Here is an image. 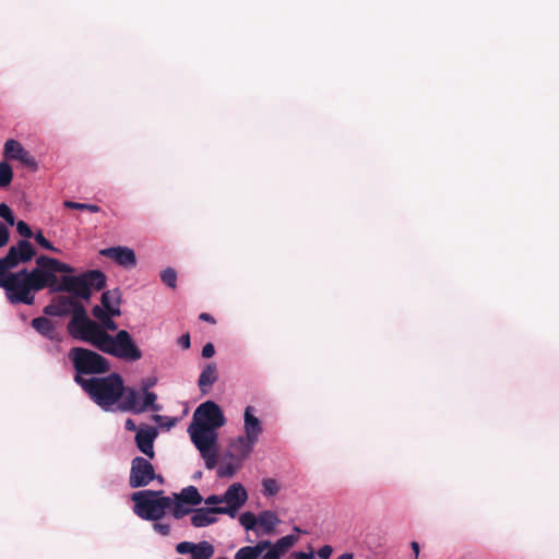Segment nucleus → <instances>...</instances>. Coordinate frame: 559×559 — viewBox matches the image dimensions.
<instances>
[{
    "label": "nucleus",
    "instance_id": "1",
    "mask_svg": "<svg viewBox=\"0 0 559 559\" xmlns=\"http://www.w3.org/2000/svg\"><path fill=\"white\" fill-rule=\"evenodd\" d=\"M74 269L55 258L39 255L36 259V267L32 271L26 269L16 273L0 271V287L5 290L7 298L11 304L33 305V292L49 288L56 284V274L73 273Z\"/></svg>",
    "mask_w": 559,
    "mask_h": 559
},
{
    "label": "nucleus",
    "instance_id": "2",
    "mask_svg": "<svg viewBox=\"0 0 559 559\" xmlns=\"http://www.w3.org/2000/svg\"><path fill=\"white\" fill-rule=\"evenodd\" d=\"M221 407L213 401H206L194 411L188 432L192 443L199 450L207 469L217 464V429L225 425Z\"/></svg>",
    "mask_w": 559,
    "mask_h": 559
},
{
    "label": "nucleus",
    "instance_id": "3",
    "mask_svg": "<svg viewBox=\"0 0 559 559\" xmlns=\"http://www.w3.org/2000/svg\"><path fill=\"white\" fill-rule=\"evenodd\" d=\"M83 391L102 409L108 412L117 404L124 393L123 379L119 373L112 372L106 377H92L76 379Z\"/></svg>",
    "mask_w": 559,
    "mask_h": 559
},
{
    "label": "nucleus",
    "instance_id": "4",
    "mask_svg": "<svg viewBox=\"0 0 559 559\" xmlns=\"http://www.w3.org/2000/svg\"><path fill=\"white\" fill-rule=\"evenodd\" d=\"M60 281L56 276V284L49 286L51 292H67L73 298H82L88 300L92 296V289L102 290L106 286L107 277L99 270H91L79 276L72 273H63Z\"/></svg>",
    "mask_w": 559,
    "mask_h": 559
},
{
    "label": "nucleus",
    "instance_id": "5",
    "mask_svg": "<svg viewBox=\"0 0 559 559\" xmlns=\"http://www.w3.org/2000/svg\"><path fill=\"white\" fill-rule=\"evenodd\" d=\"M297 538L294 535L281 537L275 543L270 540H260L252 546L239 548L234 559H280L289 548L294 546ZM216 559H228L218 557Z\"/></svg>",
    "mask_w": 559,
    "mask_h": 559
},
{
    "label": "nucleus",
    "instance_id": "6",
    "mask_svg": "<svg viewBox=\"0 0 559 559\" xmlns=\"http://www.w3.org/2000/svg\"><path fill=\"white\" fill-rule=\"evenodd\" d=\"M163 491L158 490H141L132 493V501L134 502V513L147 521L160 520L168 508L171 506V499L169 497H159Z\"/></svg>",
    "mask_w": 559,
    "mask_h": 559
},
{
    "label": "nucleus",
    "instance_id": "7",
    "mask_svg": "<svg viewBox=\"0 0 559 559\" xmlns=\"http://www.w3.org/2000/svg\"><path fill=\"white\" fill-rule=\"evenodd\" d=\"M68 358L75 370V382L76 379L83 378V376L103 374L110 370L108 359L85 347H72L68 353Z\"/></svg>",
    "mask_w": 559,
    "mask_h": 559
},
{
    "label": "nucleus",
    "instance_id": "8",
    "mask_svg": "<svg viewBox=\"0 0 559 559\" xmlns=\"http://www.w3.org/2000/svg\"><path fill=\"white\" fill-rule=\"evenodd\" d=\"M97 349L127 361H136L142 358L141 349L126 330H120L115 336L104 331Z\"/></svg>",
    "mask_w": 559,
    "mask_h": 559
},
{
    "label": "nucleus",
    "instance_id": "9",
    "mask_svg": "<svg viewBox=\"0 0 559 559\" xmlns=\"http://www.w3.org/2000/svg\"><path fill=\"white\" fill-rule=\"evenodd\" d=\"M67 330L74 340L88 343L95 348H98L104 333L103 328L87 317L84 307H79L78 313H74L69 321Z\"/></svg>",
    "mask_w": 559,
    "mask_h": 559
},
{
    "label": "nucleus",
    "instance_id": "10",
    "mask_svg": "<svg viewBox=\"0 0 559 559\" xmlns=\"http://www.w3.org/2000/svg\"><path fill=\"white\" fill-rule=\"evenodd\" d=\"M121 400L119 409L123 412L141 414L147 409L158 412L162 408L156 404L157 395L154 392L147 391V386H143L142 392L134 388H124V393Z\"/></svg>",
    "mask_w": 559,
    "mask_h": 559
},
{
    "label": "nucleus",
    "instance_id": "11",
    "mask_svg": "<svg viewBox=\"0 0 559 559\" xmlns=\"http://www.w3.org/2000/svg\"><path fill=\"white\" fill-rule=\"evenodd\" d=\"M35 254V248L28 240H19L15 246L9 248L5 257L0 259V271H9L20 263L29 262Z\"/></svg>",
    "mask_w": 559,
    "mask_h": 559
},
{
    "label": "nucleus",
    "instance_id": "12",
    "mask_svg": "<svg viewBox=\"0 0 559 559\" xmlns=\"http://www.w3.org/2000/svg\"><path fill=\"white\" fill-rule=\"evenodd\" d=\"M156 478L153 464L142 456H135L131 461L129 486L131 488H140L147 486Z\"/></svg>",
    "mask_w": 559,
    "mask_h": 559
},
{
    "label": "nucleus",
    "instance_id": "13",
    "mask_svg": "<svg viewBox=\"0 0 559 559\" xmlns=\"http://www.w3.org/2000/svg\"><path fill=\"white\" fill-rule=\"evenodd\" d=\"M226 507H219L222 513L235 518L237 511L246 503L248 493L240 483L231 484L223 495Z\"/></svg>",
    "mask_w": 559,
    "mask_h": 559
},
{
    "label": "nucleus",
    "instance_id": "14",
    "mask_svg": "<svg viewBox=\"0 0 559 559\" xmlns=\"http://www.w3.org/2000/svg\"><path fill=\"white\" fill-rule=\"evenodd\" d=\"M3 155L7 159L19 160L33 170H37L38 168V164L34 156H32L31 153L16 140L10 139L4 143Z\"/></svg>",
    "mask_w": 559,
    "mask_h": 559
},
{
    "label": "nucleus",
    "instance_id": "15",
    "mask_svg": "<svg viewBox=\"0 0 559 559\" xmlns=\"http://www.w3.org/2000/svg\"><path fill=\"white\" fill-rule=\"evenodd\" d=\"M100 255L115 261L124 269H133L136 265V257L132 249L128 247L117 246L105 248L99 251Z\"/></svg>",
    "mask_w": 559,
    "mask_h": 559
},
{
    "label": "nucleus",
    "instance_id": "16",
    "mask_svg": "<svg viewBox=\"0 0 559 559\" xmlns=\"http://www.w3.org/2000/svg\"><path fill=\"white\" fill-rule=\"evenodd\" d=\"M257 442L251 439H247V436H238L230 441L228 445L227 455L239 462L243 461L250 455L253 447Z\"/></svg>",
    "mask_w": 559,
    "mask_h": 559
},
{
    "label": "nucleus",
    "instance_id": "17",
    "mask_svg": "<svg viewBox=\"0 0 559 559\" xmlns=\"http://www.w3.org/2000/svg\"><path fill=\"white\" fill-rule=\"evenodd\" d=\"M157 431L153 427L141 428L135 435L138 449L150 459H154V440Z\"/></svg>",
    "mask_w": 559,
    "mask_h": 559
},
{
    "label": "nucleus",
    "instance_id": "18",
    "mask_svg": "<svg viewBox=\"0 0 559 559\" xmlns=\"http://www.w3.org/2000/svg\"><path fill=\"white\" fill-rule=\"evenodd\" d=\"M216 514H223L219 507L199 508L191 516V524L194 527L209 526L217 521Z\"/></svg>",
    "mask_w": 559,
    "mask_h": 559
},
{
    "label": "nucleus",
    "instance_id": "19",
    "mask_svg": "<svg viewBox=\"0 0 559 559\" xmlns=\"http://www.w3.org/2000/svg\"><path fill=\"white\" fill-rule=\"evenodd\" d=\"M280 523L281 520L275 512L271 510L260 512L258 514L257 536L272 535Z\"/></svg>",
    "mask_w": 559,
    "mask_h": 559
},
{
    "label": "nucleus",
    "instance_id": "20",
    "mask_svg": "<svg viewBox=\"0 0 559 559\" xmlns=\"http://www.w3.org/2000/svg\"><path fill=\"white\" fill-rule=\"evenodd\" d=\"M253 409L254 408L252 406L246 407L243 415V429L247 439H251L254 442H258L259 436L262 433V425L260 419L253 415Z\"/></svg>",
    "mask_w": 559,
    "mask_h": 559
},
{
    "label": "nucleus",
    "instance_id": "21",
    "mask_svg": "<svg viewBox=\"0 0 559 559\" xmlns=\"http://www.w3.org/2000/svg\"><path fill=\"white\" fill-rule=\"evenodd\" d=\"M32 328L44 337L50 341H60L57 325L53 321L46 317H37L31 322Z\"/></svg>",
    "mask_w": 559,
    "mask_h": 559
},
{
    "label": "nucleus",
    "instance_id": "22",
    "mask_svg": "<svg viewBox=\"0 0 559 559\" xmlns=\"http://www.w3.org/2000/svg\"><path fill=\"white\" fill-rule=\"evenodd\" d=\"M121 293L118 288L106 290L102 294V308L114 314L120 316Z\"/></svg>",
    "mask_w": 559,
    "mask_h": 559
},
{
    "label": "nucleus",
    "instance_id": "23",
    "mask_svg": "<svg viewBox=\"0 0 559 559\" xmlns=\"http://www.w3.org/2000/svg\"><path fill=\"white\" fill-rule=\"evenodd\" d=\"M218 371L214 362L207 364L199 376L198 385L203 394L209 393L211 386L217 381Z\"/></svg>",
    "mask_w": 559,
    "mask_h": 559
},
{
    "label": "nucleus",
    "instance_id": "24",
    "mask_svg": "<svg viewBox=\"0 0 559 559\" xmlns=\"http://www.w3.org/2000/svg\"><path fill=\"white\" fill-rule=\"evenodd\" d=\"M92 314L99 321L97 323L104 331H116L118 329L117 323L112 320V317L115 316L105 311L100 306H94Z\"/></svg>",
    "mask_w": 559,
    "mask_h": 559
},
{
    "label": "nucleus",
    "instance_id": "25",
    "mask_svg": "<svg viewBox=\"0 0 559 559\" xmlns=\"http://www.w3.org/2000/svg\"><path fill=\"white\" fill-rule=\"evenodd\" d=\"M175 499L190 506H198L203 501L202 496L194 486L185 487L179 493L175 495Z\"/></svg>",
    "mask_w": 559,
    "mask_h": 559
},
{
    "label": "nucleus",
    "instance_id": "26",
    "mask_svg": "<svg viewBox=\"0 0 559 559\" xmlns=\"http://www.w3.org/2000/svg\"><path fill=\"white\" fill-rule=\"evenodd\" d=\"M59 310H64L66 316L78 313L79 307H84L80 301L69 296H59L57 299Z\"/></svg>",
    "mask_w": 559,
    "mask_h": 559
},
{
    "label": "nucleus",
    "instance_id": "27",
    "mask_svg": "<svg viewBox=\"0 0 559 559\" xmlns=\"http://www.w3.org/2000/svg\"><path fill=\"white\" fill-rule=\"evenodd\" d=\"M239 523L246 531H258V515L252 512H243L239 515Z\"/></svg>",
    "mask_w": 559,
    "mask_h": 559
},
{
    "label": "nucleus",
    "instance_id": "28",
    "mask_svg": "<svg viewBox=\"0 0 559 559\" xmlns=\"http://www.w3.org/2000/svg\"><path fill=\"white\" fill-rule=\"evenodd\" d=\"M13 178L12 167L7 162H0V187H8Z\"/></svg>",
    "mask_w": 559,
    "mask_h": 559
},
{
    "label": "nucleus",
    "instance_id": "29",
    "mask_svg": "<svg viewBox=\"0 0 559 559\" xmlns=\"http://www.w3.org/2000/svg\"><path fill=\"white\" fill-rule=\"evenodd\" d=\"M262 492L264 496H275L280 492L281 486L274 478H264L262 480Z\"/></svg>",
    "mask_w": 559,
    "mask_h": 559
},
{
    "label": "nucleus",
    "instance_id": "30",
    "mask_svg": "<svg viewBox=\"0 0 559 559\" xmlns=\"http://www.w3.org/2000/svg\"><path fill=\"white\" fill-rule=\"evenodd\" d=\"M63 206L71 210H86L91 213H98L100 207L96 204L79 203L74 201H64Z\"/></svg>",
    "mask_w": 559,
    "mask_h": 559
},
{
    "label": "nucleus",
    "instance_id": "31",
    "mask_svg": "<svg viewBox=\"0 0 559 559\" xmlns=\"http://www.w3.org/2000/svg\"><path fill=\"white\" fill-rule=\"evenodd\" d=\"M162 282L170 288H176L177 286V273L175 269L167 267L160 273Z\"/></svg>",
    "mask_w": 559,
    "mask_h": 559
},
{
    "label": "nucleus",
    "instance_id": "32",
    "mask_svg": "<svg viewBox=\"0 0 559 559\" xmlns=\"http://www.w3.org/2000/svg\"><path fill=\"white\" fill-rule=\"evenodd\" d=\"M33 237L35 238L36 242L43 247L44 249L46 250H49V251H53V252H57L58 250L52 246V243L47 240L43 234L41 230H38L36 234L33 235Z\"/></svg>",
    "mask_w": 559,
    "mask_h": 559
},
{
    "label": "nucleus",
    "instance_id": "33",
    "mask_svg": "<svg viewBox=\"0 0 559 559\" xmlns=\"http://www.w3.org/2000/svg\"><path fill=\"white\" fill-rule=\"evenodd\" d=\"M0 217H2L9 225H14L15 218L11 209L5 204H0Z\"/></svg>",
    "mask_w": 559,
    "mask_h": 559
},
{
    "label": "nucleus",
    "instance_id": "34",
    "mask_svg": "<svg viewBox=\"0 0 559 559\" xmlns=\"http://www.w3.org/2000/svg\"><path fill=\"white\" fill-rule=\"evenodd\" d=\"M191 510L189 508L183 507V502H179L176 500L173 508V515L175 519H181L185 515L189 514Z\"/></svg>",
    "mask_w": 559,
    "mask_h": 559
},
{
    "label": "nucleus",
    "instance_id": "35",
    "mask_svg": "<svg viewBox=\"0 0 559 559\" xmlns=\"http://www.w3.org/2000/svg\"><path fill=\"white\" fill-rule=\"evenodd\" d=\"M16 230L19 235L24 237L26 240L32 238L34 235L31 227L24 221H19L16 223Z\"/></svg>",
    "mask_w": 559,
    "mask_h": 559
},
{
    "label": "nucleus",
    "instance_id": "36",
    "mask_svg": "<svg viewBox=\"0 0 559 559\" xmlns=\"http://www.w3.org/2000/svg\"><path fill=\"white\" fill-rule=\"evenodd\" d=\"M44 313L48 316H56V317H63L66 316L64 310H59V307L57 305V300H55L53 304L48 305L44 308Z\"/></svg>",
    "mask_w": 559,
    "mask_h": 559
},
{
    "label": "nucleus",
    "instance_id": "37",
    "mask_svg": "<svg viewBox=\"0 0 559 559\" xmlns=\"http://www.w3.org/2000/svg\"><path fill=\"white\" fill-rule=\"evenodd\" d=\"M237 467L231 464H225L218 467L217 475L219 477H231L236 473Z\"/></svg>",
    "mask_w": 559,
    "mask_h": 559
},
{
    "label": "nucleus",
    "instance_id": "38",
    "mask_svg": "<svg viewBox=\"0 0 559 559\" xmlns=\"http://www.w3.org/2000/svg\"><path fill=\"white\" fill-rule=\"evenodd\" d=\"M10 239V233L8 227L0 222V248L8 245Z\"/></svg>",
    "mask_w": 559,
    "mask_h": 559
},
{
    "label": "nucleus",
    "instance_id": "39",
    "mask_svg": "<svg viewBox=\"0 0 559 559\" xmlns=\"http://www.w3.org/2000/svg\"><path fill=\"white\" fill-rule=\"evenodd\" d=\"M154 530L163 536H167L170 533V525L166 523H154Z\"/></svg>",
    "mask_w": 559,
    "mask_h": 559
},
{
    "label": "nucleus",
    "instance_id": "40",
    "mask_svg": "<svg viewBox=\"0 0 559 559\" xmlns=\"http://www.w3.org/2000/svg\"><path fill=\"white\" fill-rule=\"evenodd\" d=\"M215 354V347L212 343H206L202 348V357L211 358Z\"/></svg>",
    "mask_w": 559,
    "mask_h": 559
},
{
    "label": "nucleus",
    "instance_id": "41",
    "mask_svg": "<svg viewBox=\"0 0 559 559\" xmlns=\"http://www.w3.org/2000/svg\"><path fill=\"white\" fill-rule=\"evenodd\" d=\"M333 552V549L331 546L329 545H324L322 546L319 550H318V556L321 558V559H329L331 557Z\"/></svg>",
    "mask_w": 559,
    "mask_h": 559
},
{
    "label": "nucleus",
    "instance_id": "42",
    "mask_svg": "<svg viewBox=\"0 0 559 559\" xmlns=\"http://www.w3.org/2000/svg\"><path fill=\"white\" fill-rule=\"evenodd\" d=\"M178 344H179L183 349H188V348H190V346H191V338H190V334H189V333H185V334H182V335L178 338Z\"/></svg>",
    "mask_w": 559,
    "mask_h": 559
},
{
    "label": "nucleus",
    "instance_id": "43",
    "mask_svg": "<svg viewBox=\"0 0 559 559\" xmlns=\"http://www.w3.org/2000/svg\"><path fill=\"white\" fill-rule=\"evenodd\" d=\"M223 502H224L223 495L222 496L211 495L210 497H207L205 499V503L206 504H211L213 507H217L216 504H219V503H223Z\"/></svg>",
    "mask_w": 559,
    "mask_h": 559
},
{
    "label": "nucleus",
    "instance_id": "44",
    "mask_svg": "<svg viewBox=\"0 0 559 559\" xmlns=\"http://www.w3.org/2000/svg\"><path fill=\"white\" fill-rule=\"evenodd\" d=\"M312 558H313V554L312 552L299 551V552H295L294 554V559H312Z\"/></svg>",
    "mask_w": 559,
    "mask_h": 559
},
{
    "label": "nucleus",
    "instance_id": "45",
    "mask_svg": "<svg viewBox=\"0 0 559 559\" xmlns=\"http://www.w3.org/2000/svg\"><path fill=\"white\" fill-rule=\"evenodd\" d=\"M199 319L202 321H205V322H210L212 324H214L216 322L215 319L210 313H206V312H202L199 316Z\"/></svg>",
    "mask_w": 559,
    "mask_h": 559
},
{
    "label": "nucleus",
    "instance_id": "46",
    "mask_svg": "<svg viewBox=\"0 0 559 559\" xmlns=\"http://www.w3.org/2000/svg\"><path fill=\"white\" fill-rule=\"evenodd\" d=\"M124 427L128 431H135L136 430V425L135 423L131 419V418H128L124 423Z\"/></svg>",
    "mask_w": 559,
    "mask_h": 559
},
{
    "label": "nucleus",
    "instance_id": "47",
    "mask_svg": "<svg viewBox=\"0 0 559 559\" xmlns=\"http://www.w3.org/2000/svg\"><path fill=\"white\" fill-rule=\"evenodd\" d=\"M411 546H412V549L415 552V559H417L418 555H419V545H418L417 542H412Z\"/></svg>",
    "mask_w": 559,
    "mask_h": 559
},
{
    "label": "nucleus",
    "instance_id": "48",
    "mask_svg": "<svg viewBox=\"0 0 559 559\" xmlns=\"http://www.w3.org/2000/svg\"><path fill=\"white\" fill-rule=\"evenodd\" d=\"M337 559H354V555L352 552H345L341 555Z\"/></svg>",
    "mask_w": 559,
    "mask_h": 559
},
{
    "label": "nucleus",
    "instance_id": "49",
    "mask_svg": "<svg viewBox=\"0 0 559 559\" xmlns=\"http://www.w3.org/2000/svg\"><path fill=\"white\" fill-rule=\"evenodd\" d=\"M155 479H157L160 484H163V483H164V478H163V476H160V475H157V474H156V478H155Z\"/></svg>",
    "mask_w": 559,
    "mask_h": 559
},
{
    "label": "nucleus",
    "instance_id": "50",
    "mask_svg": "<svg viewBox=\"0 0 559 559\" xmlns=\"http://www.w3.org/2000/svg\"><path fill=\"white\" fill-rule=\"evenodd\" d=\"M154 383H155V380H153V381H148V383H147L145 386H147V388H148L150 385H153Z\"/></svg>",
    "mask_w": 559,
    "mask_h": 559
},
{
    "label": "nucleus",
    "instance_id": "51",
    "mask_svg": "<svg viewBox=\"0 0 559 559\" xmlns=\"http://www.w3.org/2000/svg\"><path fill=\"white\" fill-rule=\"evenodd\" d=\"M201 475H202V473H201V472H198V473L194 475V478H200V477H201Z\"/></svg>",
    "mask_w": 559,
    "mask_h": 559
}]
</instances>
